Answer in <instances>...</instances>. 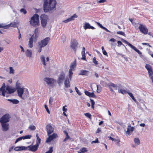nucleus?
<instances>
[{
    "label": "nucleus",
    "mask_w": 153,
    "mask_h": 153,
    "mask_svg": "<svg viewBox=\"0 0 153 153\" xmlns=\"http://www.w3.org/2000/svg\"><path fill=\"white\" fill-rule=\"evenodd\" d=\"M57 2L56 0H44L43 8L45 12L55 10Z\"/></svg>",
    "instance_id": "nucleus-1"
},
{
    "label": "nucleus",
    "mask_w": 153,
    "mask_h": 153,
    "mask_svg": "<svg viewBox=\"0 0 153 153\" xmlns=\"http://www.w3.org/2000/svg\"><path fill=\"white\" fill-rule=\"evenodd\" d=\"M16 89L19 96L23 100L25 99L28 96L27 89L17 84Z\"/></svg>",
    "instance_id": "nucleus-2"
},
{
    "label": "nucleus",
    "mask_w": 153,
    "mask_h": 153,
    "mask_svg": "<svg viewBox=\"0 0 153 153\" xmlns=\"http://www.w3.org/2000/svg\"><path fill=\"white\" fill-rule=\"evenodd\" d=\"M15 91V89L12 88L9 86H7L6 88L5 84L4 83L0 88V95L7 97L8 94L13 93Z\"/></svg>",
    "instance_id": "nucleus-3"
},
{
    "label": "nucleus",
    "mask_w": 153,
    "mask_h": 153,
    "mask_svg": "<svg viewBox=\"0 0 153 153\" xmlns=\"http://www.w3.org/2000/svg\"><path fill=\"white\" fill-rule=\"evenodd\" d=\"M30 25L34 27H37L39 25V16L37 14H35L31 18L29 21Z\"/></svg>",
    "instance_id": "nucleus-4"
},
{
    "label": "nucleus",
    "mask_w": 153,
    "mask_h": 153,
    "mask_svg": "<svg viewBox=\"0 0 153 153\" xmlns=\"http://www.w3.org/2000/svg\"><path fill=\"white\" fill-rule=\"evenodd\" d=\"M76 66V62L75 60L73 62L71 63L70 65V68L68 73V76L69 77L70 80L72 79V75L73 74V71L75 70L74 68Z\"/></svg>",
    "instance_id": "nucleus-5"
},
{
    "label": "nucleus",
    "mask_w": 153,
    "mask_h": 153,
    "mask_svg": "<svg viewBox=\"0 0 153 153\" xmlns=\"http://www.w3.org/2000/svg\"><path fill=\"white\" fill-rule=\"evenodd\" d=\"M44 80L50 87H53L54 85L55 80L52 78L45 77L44 78Z\"/></svg>",
    "instance_id": "nucleus-6"
},
{
    "label": "nucleus",
    "mask_w": 153,
    "mask_h": 153,
    "mask_svg": "<svg viewBox=\"0 0 153 153\" xmlns=\"http://www.w3.org/2000/svg\"><path fill=\"white\" fill-rule=\"evenodd\" d=\"M78 45V43L77 40L75 39H72L71 41L70 46L71 48L76 51Z\"/></svg>",
    "instance_id": "nucleus-7"
},
{
    "label": "nucleus",
    "mask_w": 153,
    "mask_h": 153,
    "mask_svg": "<svg viewBox=\"0 0 153 153\" xmlns=\"http://www.w3.org/2000/svg\"><path fill=\"white\" fill-rule=\"evenodd\" d=\"M40 18L42 25L43 27H45L47 24L48 16L47 15L45 14L41 15L40 16Z\"/></svg>",
    "instance_id": "nucleus-8"
},
{
    "label": "nucleus",
    "mask_w": 153,
    "mask_h": 153,
    "mask_svg": "<svg viewBox=\"0 0 153 153\" xmlns=\"http://www.w3.org/2000/svg\"><path fill=\"white\" fill-rule=\"evenodd\" d=\"M49 37H46L44 39L42 40L40 42H39V45H41V47H44L48 44L49 41L50 40Z\"/></svg>",
    "instance_id": "nucleus-9"
},
{
    "label": "nucleus",
    "mask_w": 153,
    "mask_h": 153,
    "mask_svg": "<svg viewBox=\"0 0 153 153\" xmlns=\"http://www.w3.org/2000/svg\"><path fill=\"white\" fill-rule=\"evenodd\" d=\"M139 29L140 31L144 34H146L148 33V29L146 27L142 24H140L139 27Z\"/></svg>",
    "instance_id": "nucleus-10"
},
{
    "label": "nucleus",
    "mask_w": 153,
    "mask_h": 153,
    "mask_svg": "<svg viewBox=\"0 0 153 153\" xmlns=\"http://www.w3.org/2000/svg\"><path fill=\"white\" fill-rule=\"evenodd\" d=\"M9 115L5 114L0 119L1 123H7L9 121Z\"/></svg>",
    "instance_id": "nucleus-11"
},
{
    "label": "nucleus",
    "mask_w": 153,
    "mask_h": 153,
    "mask_svg": "<svg viewBox=\"0 0 153 153\" xmlns=\"http://www.w3.org/2000/svg\"><path fill=\"white\" fill-rule=\"evenodd\" d=\"M49 137L46 140V142L47 143L51 142L54 139L57 137V134L56 133H53L52 135H48Z\"/></svg>",
    "instance_id": "nucleus-12"
},
{
    "label": "nucleus",
    "mask_w": 153,
    "mask_h": 153,
    "mask_svg": "<svg viewBox=\"0 0 153 153\" xmlns=\"http://www.w3.org/2000/svg\"><path fill=\"white\" fill-rule=\"evenodd\" d=\"M46 128L48 135L53 132L54 128L51 124H48L46 126Z\"/></svg>",
    "instance_id": "nucleus-13"
},
{
    "label": "nucleus",
    "mask_w": 153,
    "mask_h": 153,
    "mask_svg": "<svg viewBox=\"0 0 153 153\" xmlns=\"http://www.w3.org/2000/svg\"><path fill=\"white\" fill-rule=\"evenodd\" d=\"M25 54L26 57L30 59L32 58V51L31 50L27 49L25 51Z\"/></svg>",
    "instance_id": "nucleus-14"
},
{
    "label": "nucleus",
    "mask_w": 153,
    "mask_h": 153,
    "mask_svg": "<svg viewBox=\"0 0 153 153\" xmlns=\"http://www.w3.org/2000/svg\"><path fill=\"white\" fill-rule=\"evenodd\" d=\"M65 76V74L63 72H62L58 78L57 80V82L59 84L62 83L64 79Z\"/></svg>",
    "instance_id": "nucleus-15"
},
{
    "label": "nucleus",
    "mask_w": 153,
    "mask_h": 153,
    "mask_svg": "<svg viewBox=\"0 0 153 153\" xmlns=\"http://www.w3.org/2000/svg\"><path fill=\"white\" fill-rule=\"evenodd\" d=\"M77 16L76 14H74L69 18L64 20L63 22L65 23H67L70 21L74 20L75 19L77 18Z\"/></svg>",
    "instance_id": "nucleus-16"
},
{
    "label": "nucleus",
    "mask_w": 153,
    "mask_h": 153,
    "mask_svg": "<svg viewBox=\"0 0 153 153\" xmlns=\"http://www.w3.org/2000/svg\"><path fill=\"white\" fill-rule=\"evenodd\" d=\"M83 28L85 30L88 29H91L92 30L95 29V28L94 27L91 26L89 23L87 22H85L84 23V25H83Z\"/></svg>",
    "instance_id": "nucleus-17"
},
{
    "label": "nucleus",
    "mask_w": 153,
    "mask_h": 153,
    "mask_svg": "<svg viewBox=\"0 0 153 153\" xmlns=\"http://www.w3.org/2000/svg\"><path fill=\"white\" fill-rule=\"evenodd\" d=\"M14 149L15 151H19L27 150V147L23 146H19L15 147Z\"/></svg>",
    "instance_id": "nucleus-18"
},
{
    "label": "nucleus",
    "mask_w": 153,
    "mask_h": 153,
    "mask_svg": "<svg viewBox=\"0 0 153 153\" xmlns=\"http://www.w3.org/2000/svg\"><path fill=\"white\" fill-rule=\"evenodd\" d=\"M38 146L36 144L34 145H30L27 147V149H29L28 150L33 152H35L37 150Z\"/></svg>",
    "instance_id": "nucleus-19"
},
{
    "label": "nucleus",
    "mask_w": 153,
    "mask_h": 153,
    "mask_svg": "<svg viewBox=\"0 0 153 153\" xmlns=\"http://www.w3.org/2000/svg\"><path fill=\"white\" fill-rule=\"evenodd\" d=\"M145 68L148 71L149 76L153 74L152 69L150 65L149 64H146L145 65Z\"/></svg>",
    "instance_id": "nucleus-20"
},
{
    "label": "nucleus",
    "mask_w": 153,
    "mask_h": 153,
    "mask_svg": "<svg viewBox=\"0 0 153 153\" xmlns=\"http://www.w3.org/2000/svg\"><path fill=\"white\" fill-rule=\"evenodd\" d=\"M19 24V23L18 22H12L10 23V24L7 25V29L10 27H17V25Z\"/></svg>",
    "instance_id": "nucleus-21"
},
{
    "label": "nucleus",
    "mask_w": 153,
    "mask_h": 153,
    "mask_svg": "<svg viewBox=\"0 0 153 153\" xmlns=\"http://www.w3.org/2000/svg\"><path fill=\"white\" fill-rule=\"evenodd\" d=\"M134 129V127L131 126L130 125H128L127 128V130L126 132V134L129 135L133 131Z\"/></svg>",
    "instance_id": "nucleus-22"
},
{
    "label": "nucleus",
    "mask_w": 153,
    "mask_h": 153,
    "mask_svg": "<svg viewBox=\"0 0 153 153\" xmlns=\"http://www.w3.org/2000/svg\"><path fill=\"white\" fill-rule=\"evenodd\" d=\"M111 86L114 88L115 90L118 89L122 87L121 85L120 84H115L113 83H110L109 87H110Z\"/></svg>",
    "instance_id": "nucleus-23"
},
{
    "label": "nucleus",
    "mask_w": 153,
    "mask_h": 153,
    "mask_svg": "<svg viewBox=\"0 0 153 153\" xmlns=\"http://www.w3.org/2000/svg\"><path fill=\"white\" fill-rule=\"evenodd\" d=\"M2 130L3 131H6L9 129V124L7 123H1Z\"/></svg>",
    "instance_id": "nucleus-24"
},
{
    "label": "nucleus",
    "mask_w": 153,
    "mask_h": 153,
    "mask_svg": "<svg viewBox=\"0 0 153 153\" xmlns=\"http://www.w3.org/2000/svg\"><path fill=\"white\" fill-rule=\"evenodd\" d=\"M89 73L88 71L84 70H81L80 71L79 75L88 76Z\"/></svg>",
    "instance_id": "nucleus-25"
},
{
    "label": "nucleus",
    "mask_w": 153,
    "mask_h": 153,
    "mask_svg": "<svg viewBox=\"0 0 153 153\" xmlns=\"http://www.w3.org/2000/svg\"><path fill=\"white\" fill-rule=\"evenodd\" d=\"M34 36L33 35L30 38L28 43V46L30 48H32L33 47V43L34 40Z\"/></svg>",
    "instance_id": "nucleus-26"
},
{
    "label": "nucleus",
    "mask_w": 153,
    "mask_h": 153,
    "mask_svg": "<svg viewBox=\"0 0 153 153\" xmlns=\"http://www.w3.org/2000/svg\"><path fill=\"white\" fill-rule=\"evenodd\" d=\"M85 93L86 95L89 97H95V96L93 92L91 93L87 91H85Z\"/></svg>",
    "instance_id": "nucleus-27"
},
{
    "label": "nucleus",
    "mask_w": 153,
    "mask_h": 153,
    "mask_svg": "<svg viewBox=\"0 0 153 153\" xmlns=\"http://www.w3.org/2000/svg\"><path fill=\"white\" fill-rule=\"evenodd\" d=\"M134 143L137 145H139L140 144V140L138 137L134 138L133 140Z\"/></svg>",
    "instance_id": "nucleus-28"
},
{
    "label": "nucleus",
    "mask_w": 153,
    "mask_h": 153,
    "mask_svg": "<svg viewBox=\"0 0 153 153\" xmlns=\"http://www.w3.org/2000/svg\"><path fill=\"white\" fill-rule=\"evenodd\" d=\"M64 84L66 88H68L70 87V82L68 79L65 80Z\"/></svg>",
    "instance_id": "nucleus-29"
},
{
    "label": "nucleus",
    "mask_w": 153,
    "mask_h": 153,
    "mask_svg": "<svg viewBox=\"0 0 153 153\" xmlns=\"http://www.w3.org/2000/svg\"><path fill=\"white\" fill-rule=\"evenodd\" d=\"M118 90V92L119 93H121L123 94H124L126 93H127L128 92H127V91L124 89L121 88V87Z\"/></svg>",
    "instance_id": "nucleus-30"
},
{
    "label": "nucleus",
    "mask_w": 153,
    "mask_h": 153,
    "mask_svg": "<svg viewBox=\"0 0 153 153\" xmlns=\"http://www.w3.org/2000/svg\"><path fill=\"white\" fill-rule=\"evenodd\" d=\"M9 73L10 74H13L15 73V70L13 67H9Z\"/></svg>",
    "instance_id": "nucleus-31"
},
{
    "label": "nucleus",
    "mask_w": 153,
    "mask_h": 153,
    "mask_svg": "<svg viewBox=\"0 0 153 153\" xmlns=\"http://www.w3.org/2000/svg\"><path fill=\"white\" fill-rule=\"evenodd\" d=\"M8 100L15 104H18L19 102V101L16 99H8Z\"/></svg>",
    "instance_id": "nucleus-32"
},
{
    "label": "nucleus",
    "mask_w": 153,
    "mask_h": 153,
    "mask_svg": "<svg viewBox=\"0 0 153 153\" xmlns=\"http://www.w3.org/2000/svg\"><path fill=\"white\" fill-rule=\"evenodd\" d=\"M133 49L135 51L137 52L139 54H142L141 52L138 50L134 46H133L131 48Z\"/></svg>",
    "instance_id": "nucleus-33"
},
{
    "label": "nucleus",
    "mask_w": 153,
    "mask_h": 153,
    "mask_svg": "<svg viewBox=\"0 0 153 153\" xmlns=\"http://www.w3.org/2000/svg\"><path fill=\"white\" fill-rule=\"evenodd\" d=\"M127 93L134 102H136L137 101L136 99L134 97V96L133 95V94L132 93L129 92H128Z\"/></svg>",
    "instance_id": "nucleus-34"
},
{
    "label": "nucleus",
    "mask_w": 153,
    "mask_h": 153,
    "mask_svg": "<svg viewBox=\"0 0 153 153\" xmlns=\"http://www.w3.org/2000/svg\"><path fill=\"white\" fill-rule=\"evenodd\" d=\"M41 60L42 61V64L44 65H46V63L45 62V57L44 56H42L41 57Z\"/></svg>",
    "instance_id": "nucleus-35"
},
{
    "label": "nucleus",
    "mask_w": 153,
    "mask_h": 153,
    "mask_svg": "<svg viewBox=\"0 0 153 153\" xmlns=\"http://www.w3.org/2000/svg\"><path fill=\"white\" fill-rule=\"evenodd\" d=\"M122 41L124 43L127 44L131 48L133 46L131 44L129 43V42H127V41L124 40V39H122Z\"/></svg>",
    "instance_id": "nucleus-36"
},
{
    "label": "nucleus",
    "mask_w": 153,
    "mask_h": 153,
    "mask_svg": "<svg viewBox=\"0 0 153 153\" xmlns=\"http://www.w3.org/2000/svg\"><path fill=\"white\" fill-rule=\"evenodd\" d=\"M87 151V149L85 148H83L79 150V153H84V152Z\"/></svg>",
    "instance_id": "nucleus-37"
},
{
    "label": "nucleus",
    "mask_w": 153,
    "mask_h": 153,
    "mask_svg": "<svg viewBox=\"0 0 153 153\" xmlns=\"http://www.w3.org/2000/svg\"><path fill=\"white\" fill-rule=\"evenodd\" d=\"M7 25L5 23H1L0 24V28H4L6 29H7Z\"/></svg>",
    "instance_id": "nucleus-38"
},
{
    "label": "nucleus",
    "mask_w": 153,
    "mask_h": 153,
    "mask_svg": "<svg viewBox=\"0 0 153 153\" xmlns=\"http://www.w3.org/2000/svg\"><path fill=\"white\" fill-rule=\"evenodd\" d=\"M81 54L82 56V58H81V59L84 60H85L86 58L85 52L82 51Z\"/></svg>",
    "instance_id": "nucleus-39"
},
{
    "label": "nucleus",
    "mask_w": 153,
    "mask_h": 153,
    "mask_svg": "<svg viewBox=\"0 0 153 153\" xmlns=\"http://www.w3.org/2000/svg\"><path fill=\"white\" fill-rule=\"evenodd\" d=\"M20 11L21 13H23L24 14H26L27 13L26 10L24 8L21 9Z\"/></svg>",
    "instance_id": "nucleus-40"
},
{
    "label": "nucleus",
    "mask_w": 153,
    "mask_h": 153,
    "mask_svg": "<svg viewBox=\"0 0 153 153\" xmlns=\"http://www.w3.org/2000/svg\"><path fill=\"white\" fill-rule=\"evenodd\" d=\"M29 128L31 130H33L36 129L35 126L33 125H30L29 127Z\"/></svg>",
    "instance_id": "nucleus-41"
},
{
    "label": "nucleus",
    "mask_w": 153,
    "mask_h": 153,
    "mask_svg": "<svg viewBox=\"0 0 153 153\" xmlns=\"http://www.w3.org/2000/svg\"><path fill=\"white\" fill-rule=\"evenodd\" d=\"M40 140H41L39 137H37V140L36 141V144L38 146H39V145L40 143Z\"/></svg>",
    "instance_id": "nucleus-42"
},
{
    "label": "nucleus",
    "mask_w": 153,
    "mask_h": 153,
    "mask_svg": "<svg viewBox=\"0 0 153 153\" xmlns=\"http://www.w3.org/2000/svg\"><path fill=\"white\" fill-rule=\"evenodd\" d=\"M31 137V135H26L25 136H23L24 140L27 139H30V138Z\"/></svg>",
    "instance_id": "nucleus-43"
},
{
    "label": "nucleus",
    "mask_w": 153,
    "mask_h": 153,
    "mask_svg": "<svg viewBox=\"0 0 153 153\" xmlns=\"http://www.w3.org/2000/svg\"><path fill=\"white\" fill-rule=\"evenodd\" d=\"M22 139H23V136L20 137L18 138L16 140L15 142V143H16L17 142L20 141L22 140Z\"/></svg>",
    "instance_id": "nucleus-44"
},
{
    "label": "nucleus",
    "mask_w": 153,
    "mask_h": 153,
    "mask_svg": "<svg viewBox=\"0 0 153 153\" xmlns=\"http://www.w3.org/2000/svg\"><path fill=\"white\" fill-rule=\"evenodd\" d=\"M75 90L77 94H78L80 96L82 95L81 93L79 92V91L76 87H75Z\"/></svg>",
    "instance_id": "nucleus-45"
},
{
    "label": "nucleus",
    "mask_w": 153,
    "mask_h": 153,
    "mask_svg": "<svg viewBox=\"0 0 153 153\" xmlns=\"http://www.w3.org/2000/svg\"><path fill=\"white\" fill-rule=\"evenodd\" d=\"M117 33L118 34H120L123 36H125V33L124 32L122 31H117Z\"/></svg>",
    "instance_id": "nucleus-46"
},
{
    "label": "nucleus",
    "mask_w": 153,
    "mask_h": 153,
    "mask_svg": "<svg viewBox=\"0 0 153 153\" xmlns=\"http://www.w3.org/2000/svg\"><path fill=\"white\" fill-rule=\"evenodd\" d=\"M39 31V30L38 29V28H36L35 30V31H34L35 34H36L38 33V32ZM37 37V36H36V34H35V39H36V38Z\"/></svg>",
    "instance_id": "nucleus-47"
},
{
    "label": "nucleus",
    "mask_w": 153,
    "mask_h": 153,
    "mask_svg": "<svg viewBox=\"0 0 153 153\" xmlns=\"http://www.w3.org/2000/svg\"><path fill=\"white\" fill-rule=\"evenodd\" d=\"M87 117L91 119V114L88 113H86L84 114Z\"/></svg>",
    "instance_id": "nucleus-48"
},
{
    "label": "nucleus",
    "mask_w": 153,
    "mask_h": 153,
    "mask_svg": "<svg viewBox=\"0 0 153 153\" xmlns=\"http://www.w3.org/2000/svg\"><path fill=\"white\" fill-rule=\"evenodd\" d=\"M93 62L95 65H97L98 63V62L96 60V59L95 57L93 59Z\"/></svg>",
    "instance_id": "nucleus-49"
},
{
    "label": "nucleus",
    "mask_w": 153,
    "mask_h": 153,
    "mask_svg": "<svg viewBox=\"0 0 153 153\" xmlns=\"http://www.w3.org/2000/svg\"><path fill=\"white\" fill-rule=\"evenodd\" d=\"M53 101V98L50 97L49 99V103L50 105H51Z\"/></svg>",
    "instance_id": "nucleus-50"
},
{
    "label": "nucleus",
    "mask_w": 153,
    "mask_h": 153,
    "mask_svg": "<svg viewBox=\"0 0 153 153\" xmlns=\"http://www.w3.org/2000/svg\"><path fill=\"white\" fill-rule=\"evenodd\" d=\"M45 109H46L47 112L48 114H49L50 113V111L48 109V108L47 105H45Z\"/></svg>",
    "instance_id": "nucleus-51"
},
{
    "label": "nucleus",
    "mask_w": 153,
    "mask_h": 153,
    "mask_svg": "<svg viewBox=\"0 0 153 153\" xmlns=\"http://www.w3.org/2000/svg\"><path fill=\"white\" fill-rule=\"evenodd\" d=\"M53 151V148L52 147H51L49 148V150L45 153H51Z\"/></svg>",
    "instance_id": "nucleus-52"
},
{
    "label": "nucleus",
    "mask_w": 153,
    "mask_h": 153,
    "mask_svg": "<svg viewBox=\"0 0 153 153\" xmlns=\"http://www.w3.org/2000/svg\"><path fill=\"white\" fill-rule=\"evenodd\" d=\"M42 48H43V47H41V45H39V47L38 48L37 51L39 53H40L41 51Z\"/></svg>",
    "instance_id": "nucleus-53"
},
{
    "label": "nucleus",
    "mask_w": 153,
    "mask_h": 153,
    "mask_svg": "<svg viewBox=\"0 0 153 153\" xmlns=\"http://www.w3.org/2000/svg\"><path fill=\"white\" fill-rule=\"evenodd\" d=\"M106 1V0H97V2L99 3H103Z\"/></svg>",
    "instance_id": "nucleus-54"
},
{
    "label": "nucleus",
    "mask_w": 153,
    "mask_h": 153,
    "mask_svg": "<svg viewBox=\"0 0 153 153\" xmlns=\"http://www.w3.org/2000/svg\"><path fill=\"white\" fill-rule=\"evenodd\" d=\"M67 107L66 105H65L63 106V107L62 108V111H63V112H65L67 111V109L65 108V107Z\"/></svg>",
    "instance_id": "nucleus-55"
},
{
    "label": "nucleus",
    "mask_w": 153,
    "mask_h": 153,
    "mask_svg": "<svg viewBox=\"0 0 153 153\" xmlns=\"http://www.w3.org/2000/svg\"><path fill=\"white\" fill-rule=\"evenodd\" d=\"M98 142H99L98 139V138H97L95 140L91 142V143H98Z\"/></svg>",
    "instance_id": "nucleus-56"
},
{
    "label": "nucleus",
    "mask_w": 153,
    "mask_h": 153,
    "mask_svg": "<svg viewBox=\"0 0 153 153\" xmlns=\"http://www.w3.org/2000/svg\"><path fill=\"white\" fill-rule=\"evenodd\" d=\"M96 23L97 24V25H98V26H99V27H101V28H102V29L103 28V27H104L102 25V24H100V23L98 22H96Z\"/></svg>",
    "instance_id": "nucleus-57"
},
{
    "label": "nucleus",
    "mask_w": 153,
    "mask_h": 153,
    "mask_svg": "<svg viewBox=\"0 0 153 153\" xmlns=\"http://www.w3.org/2000/svg\"><path fill=\"white\" fill-rule=\"evenodd\" d=\"M100 87V85H97V91L98 93L100 92V90L99 89V88Z\"/></svg>",
    "instance_id": "nucleus-58"
},
{
    "label": "nucleus",
    "mask_w": 153,
    "mask_h": 153,
    "mask_svg": "<svg viewBox=\"0 0 153 153\" xmlns=\"http://www.w3.org/2000/svg\"><path fill=\"white\" fill-rule=\"evenodd\" d=\"M114 141L117 143V144L118 145L119 143L120 142V140L119 139H115Z\"/></svg>",
    "instance_id": "nucleus-59"
},
{
    "label": "nucleus",
    "mask_w": 153,
    "mask_h": 153,
    "mask_svg": "<svg viewBox=\"0 0 153 153\" xmlns=\"http://www.w3.org/2000/svg\"><path fill=\"white\" fill-rule=\"evenodd\" d=\"M14 146H13L9 148V152H10L13 150Z\"/></svg>",
    "instance_id": "nucleus-60"
},
{
    "label": "nucleus",
    "mask_w": 153,
    "mask_h": 153,
    "mask_svg": "<svg viewBox=\"0 0 153 153\" xmlns=\"http://www.w3.org/2000/svg\"><path fill=\"white\" fill-rule=\"evenodd\" d=\"M5 41L6 43L7 44H10L11 42V41L9 40H5Z\"/></svg>",
    "instance_id": "nucleus-61"
},
{
    "label": "nucleus",
    "mask_w": 153,
    "mask_h": 153,
    "mask_svg": "<svg viewBox=\"0 0 153 153\" xmlns=\"http://www.w3.org/2000/svg\"><path fill=\"white\" fill-rule=\"evenodd\" d=\"M142 44L143 45H147V46H149V47L151 48H152L151 46L149 45V44L148 43H142Z\"/></svg>",
    "instance_id": "nucleus-62"
},
{
    "label": "nucleus",
    "mask_w": 153,
    "mask_h": 153,
    "mask_svg": "<svg viewBox=\"0 0 153 153\" xmlns=\"http://www.w3.org/2000/svg\"><path fill=\"white\" fill-rule=\"evenodd\" d=\"M102 29L104 30H105L107 32H109V33L111 32L110 31H109V30H108L106 27H103V28Z\"/></svg>",
    "instance_id": "nucleus-63"
},
{
    "label": "nucleus",
    "mask_w": 153,
    "mask_h": 153,
    "mask_svg": "<svg viewBox=\"0 0 153 153\" xmlns=\"http://www.w3.org/2000/svg\"><path fill=\"white\" fill-rule=\"evenodd\" d=\"M117 42L118 44V46H120L123 44L120 41H118Z\"/></svg>",
    "instance_id": "nucleus-64"
}]
</instances>
